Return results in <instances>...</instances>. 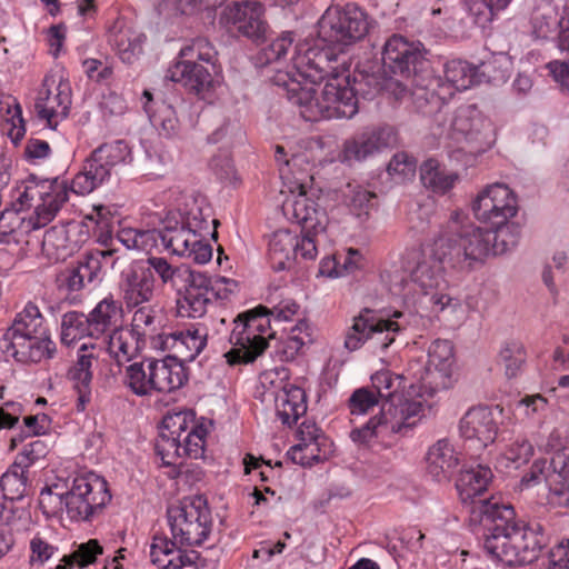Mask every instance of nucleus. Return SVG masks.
I'll use <instances>...</instances> for the list:
<instances>
[{
    "label": "nucleus",
    "instance_id": "obj_1",
    "mask_svg": "<svg viewBox=\"0 0 569 569\" xmlns=\"http://www.w3.org/2000/svg\"><path fill=\"white\" fill-rule=\"evenodd\" d=\"M480 521L487 531L482 543L487 558L505 567L531 565L548 546L543 526L523 520L510 503L483 500Z\"/></svg>",
    "mask_w": 569,
    "mask_h": 569
},
{
    "label": "nucleus",
    "instance_id": "obj_2",
    "mask_svg": "<svg viewBox=\"0 0 569 569\" xmlns=\"http://www.w3.org/2000/svg\"><path fill=\"white\" fill-rule=\"evenodd\" d=\"M432 256L448 267L471 271L491 256L487 228L462 222L456 212L432 242Z\"/></svg>",
    "mask_w": 569,
    "mask_h": 569
},
{
    "label": "nucleus",
    "instance_id": "obj_3",
    "mask_svg": "<svg viewBox=\"0 0 569 569\" xmlns=\"http://www.w3.org/2000/svg\"><path fill=\"white\" fill-rule=\"evenodd\" d=\"M207 435V428L194 421L192 410L167 415L162 419L154 449L163 466L172 467L180 476L188 473L189 468L179 460L183 457L202 458Z\"/></svg>",
    "mask_w": 569,
    "mask_h": 569
},
{
    "label": "nucleus",
    "instance_id": "obj_4",
    "mask_svg": "<svg viewBox=\"0 0 569 569\" xmlns=\"http://www.w3.org/2000/svg\"><path fill=\"white\" fill-rule=\"evenodd\" d=\"M217 56L208 39L197 38L180 50V59L168 69L166 77L198 98L209 99L219 83L214 78Z\"/></svg>",
    "mask_w": 569,
    "mask_h": 569
},
{
    "label": "nucleus",
    "instance_id": "obj_5",
    "mask_svg": "<svg viewBox=\"0 0 569 569\" xmlns=\"http://www.w3.org/2000/svg\"><path fill=\"white\" fill-rule=\"evenodd\" d=\"M233 323L229 336L232 347L223 353L227 363L234 367L254 362L268 348V338L273 337L270 331L269 308L260 305L239 313Z\"/></svg>",
    "mask_w": 569,
    "mask_h": 569
},
{
    "label": "nucleus",
    "instance_id": "obj_6",
    "mask_svg": "<svg viewBox=\"0 0 569 569\" xmlns=\"http://www.w3.org/2000/svg\"><path fill=\"white\" fill-rule=\"evenodd\" d=\"M47 498H56L59 506L64 505L71 520H90L111 500V495L106 479L89 472L76 477L71 489L64 495H53L49 487L43 488L39 501L43 508Z\"/></svg>",
    "mask_w": 569,
    "mask_h": 569
},
{
    "label": "nucleus",
    "instance_id": "obj_7",
    "mask_svg": "<svg viewBox=\"0 0 569 569\" xmlns=\"http://www.w3.org/2000/svg\"><path fill=\"white\" fill-rule=\"evenodd\" d=\"M325 81L319 97L316 89L310 87L311 98L306 101L300 116L310 122L321 119L352 118L358 112V98L352 91L350 74H346L343 69L341 73L333 74Z\"/></svg>",
    "mask_w": 569,
    "mask_h": 569
},
{
    "label": "nucleus",
    "instance_id": "obj_8",
    "mask_svg": "<svg viewBox=\"0 0 569 569\" xmlns=\"http://www.w3.org/2000/svg\"><path fill=\"white\" fill-rule=\"evenodd\" d=\"M132 161V153L124 140L102 143L83 161L81 170L74 176L70 190L84 196L92 192L120 166Z\"/></svg>",
    "mask_w": 569,
    "mask_h": 569
},
{
    "label": "nucleus",
    "instance_id": "obj_9",
    "mask_svg": "<svg viewBox=\"0 0 569 569\" xmlns=\"http://www.w3.org/2000/svg\"><path fill=\"white\" fill-rule=\"evenodd\" d=\"M369 30L367 13L355 3L343 8L329 7L317 23L320 43H329L345 53L346 49L361 40Z\"/></svg>",
    "mask_w": 569,
    "mask_h": 569
},
{
    "label": "nucleus",
    "instance_id": "obj_10",
    "mask_svg": "<svg viewBox=\"0 0 569 569\" xmlns=\"http://www.w3.org/2000/svg\"><path fill=\"white\" fill-rule=\"evenodd\" d=\"M408 325L405 312L395 311L391 317L383 319L376 317L373 310L365 308L353 317V323L346 332L345 348L356 351L370 340L376 348L385 351L396 341V337L407 329Z\"/></svg>",
    "mask_w": 569,
    "mask_h": 569
},
{
    "label": "nucleus",
    "instance_id": "obj_11",
    "mask_svg": "<svg viewBox=\"0 0 569 569\" xmlns=\"http://www.w3.org/2000/svg\"><path fill=\"white\" fill-rule=\"evenodd\" d=\"M22 190L21 187L17 188L18 196L16 198L20 209H28L37 201L33 228L44 227L52 221L69 199L67 183L59 181L58 178L38 179L34 174H30L22 182Z\"/></svg>",
    "mask_w": 569,
    "mask_h": 569
},
{
    "label": "nucleus",
    "instance_id": "obj_12",
    "mask_svg": "<svg viewBox=\"0 0 569 569\" xmlns=\"http://www.w3.org/2000/svg\"><path fill=\"white\" fill-rule=\"evenodd\" d=\"M343 52L329 43H320V37L306 40L295 47L293 68L305 81L318 84L333 74L341 73Z\"/></svg>",
    "mask_w": 569,
    "mask_h": 569
},
{
    "label": "nucleus",
    "instance_id": "obj_13",
    "mask_svg": "<svg viewBox=\"0 0 569 569\" xmlns=\"http://www.w3.org/2000/svg\"><path fill=\"white\" fill-rule=\"evenodd\" d=\"M426 53L421 42H410L400 34H393L382 49V71L402 82L421 74L426 77V72L431 69Z\"/></svg>",
    "mask_w": 569,
    "mask_h": 569
},
{
    "label": "nucleus",
    "instance_id": "obj_14",
    "mask_svg": "<svg viewBox=\"0 0 569 569\" xmlns=\"http://www.w3.org/2000/svg\"><path fill=\"white\" fill-rule=\"evenodd\" d=\"M172 538L181 546H200L211 531V516L201 497L183 499L167 510Z\"/></svg>",
    "mask_w": 569,
    "mask_h": 569
},
{
    "label": "nucleus",
    "instance_id": "obj_15",
    "mask_svg": "<svg viewBox=\"0 0 569 569\" xmlns=\"http://www.w3.org/2000/svg\"><path fill=\"white\" fill-rule=\"evenodd\" d=\"M219 23L230 33L260 44L266 40L268 23L264 7L257 0L234 1L227 4L219 16Z\"/></svg>",
    "mask_w": 569,
    "mask_h": 569
},
{
    "label": "nucleus",
    "instance_id": "obj_16",
    "mask_svg": "<svg viewBox=\"0 0 569 569\" xmlns=\"http://www.w3.org/2000/svg\"><path fill=\"white\" fill-rule=\"evenodd\" d=\"M472 211L481 222L490 226L506 224L518 212L517 197L507 184L496 182L477 196Z\"/></svg>",
    "mask_w": 569,
    "mask_h": 569
},
{
    "label": "nucleus",
    "instance_id": "obj_17",
    "mask_svg": "<svg viewBox=\"0 0 569 569\" xmlns=\"http://www.w3.org/2000/svg\"><path fill=\"white\" fill-rule=\"evenodd\" d=\"M318 250L316 240L308 236H298L288 229L273 232L269 241V259L274 271L295 268L298 258L313 260Z\"/></svg>",
    "mask_w": 569,
    "mask_h": 569
},
{
    "label": "nucleus",
    "instance_id": "obj_18",
    "mask_svg": "<svg viewBox=\"0 0 569 569\" xmlns=\"http://www.w3.org/2000/svg\"><path fill=\"white\" fill-rule=\"evenodd\" d=\"M460 436L480 452L493 443L499 431V425L491 408L478 406L469 409L459 422Z\"/></svg>",
    "mask_w": 569,
    "mask_h": 569
},
{
    "label": "nucleus",
    "instance_id": "obj_19",
    "mask_svg": "<svg viewBox=\"0 0 569 569\" xmlns=\"http://www.w3.org/2000/svg\"><path fill=\"white\" fill-rule=\"evenodd\" d=\"M455 363L453 346L449 340L437 339L428 349V361L420 380L431 392L450 387Z\"/></svg>",
    "mask_w": 569,
    "mask_h": 569
},
{
    "label": "nucleus",
    "instance_id": "obj_20",
    "mask_svg": "<svg viewBox=\"0 0 569 569\" xmlns=\"http://www.w3.org/2000/svg\"><path fill=\"white\" fill-rule=\"evenodd\" d=\"M282 210L284 216L301 227V236L316 237L325 232L328 223L326 210L318 202L301 191L292 200H287Z\"/></svg>",
    "mask_w": 569,
    "mask_h": 569
},
{
    "label": "nucleus",
    "instance_id": "obj_21",
    "mask_svg": "<svg viewBox=\"0 0 569 569\" xmlns=\"http://www.w3.org/2000/svg\"><path fill=\"white\" fill-rule=\"evenodd\" d=\"M398 137L393 127L382 126L366 129L346 141L343 154L346 160L362 161L375 153L397 144Z\"/></svg>",
    "mask_w": 569,
    "mask_h": 569
},
{
    "label": "nucleus",
    "instance_id": "obj_22",
    "mask_svg": "<svg viewBox=\"0 0 569 569\" xmlns=\"http://www.w3.org/2000/svg\"><path fill=\"white\" fill-rule=\"evenodd\" d=\"M208 331L201 325H191L189 328L176 330L171 333L158 336L159 347L162 350H172L177 361H193L207 345Z\"/></svg>",
    "mask_w": 569,
    "mask_h": 569
},
{
    "label": "nucleus",
    "instance_id": "obj_23",
    "mask_svg": "<svg viewBox=\"0 0 569 569\" xmlns=\"http://www.w3.org/2000/svg\"><path fill=\"white\" fill-rule=\"evenodd\" d=\"M154 277L151 268H144L142 262L132 264L121 274L120 290L127 308H134L152 299Z\"/></svg>",
    "mask_w": 569,
    "mask_h": 569
},
{
    "label": "nucleus",
    "instance_id": "obj_24",
    "mask_svg": "<svg viewBox=\"0 0 569 569\" xmlns=\"http://www.w3.org/2000/svg\"><path fill=\"white\" fill-rule=\"evenodd\" d=\"M150 370V385L153 392L169 393L180 389L188 381L186 367L176 360L174 357L167 356L162 360L147 359Z\"/></svg>",
    "mask_w": 569,
    "mask_h": 569
},
{
    "label": "nucleus",
    "instance_id": "obj_25",
    "mask_svg": "<svg viewBox=\"0 0 569 569\" xmlns=\"http://www.w3.org/2000/svg\"><path fill=\"white\" fill-rule=\"evenodd\" d=\"M550 468L552 473L546 477L549 488L548 502L553 507L569 508V446L552 453Z\"/></svg>",
    "mask_w": 569,
    "mask_h": 569
},
{
    "label": "nucleus",
    "instance_id": "obj_26",
    "mask_svg": "<svg viewBox=\"0 0 569 569\" xmlns=\"http://www.w3.org/2000/svg\"><path fill=\"white\" fill-rule=\"evenodd\" d=\"M381 410L383 418L387 419L389 431L402 433L416 425L417 418L422 416L425 407L421 401L407 399L400 395L396 399L385 401L381 405Z\"/></svg>",
    "mask_w": 569,
    "mask_h": 569
},
{
    "label": "nucleus",
    "instance_id": "obj_27",
    "mask_svg": "<svg viewBox=\"0 0 569 569\" xmlns=\"http://www.w3.org/2000/svg\"><path fill=\"white\" fill-rule=\"evenodd\" d=\"M492 479V471L489 467L478 465L476 468L465 469L460 471L459 478L456 482V488L459 492L460 499L463 503L468 501L471 505V512L478 511L485 499L480 497L488 488ZM490 500L496 501L493 498Z\"/></svg>",
    "mask_w": 569,
    "mask_h": 569
},
{
    "label": "nucleus",
    "instance_id": "obj_28",
    "mask_svg": "<svg viewBox=\"0 0 569 569\" xmlns=\"http://www.w3.org/2000/svg\"><path fill=\"white\" fill-rule=\"evenodd\" d=\"M108 338V351L119 367L130 362L146 347V333L138 329L120 326Z\"/></svg>",
    "mask_w": 569,
    "mask_h": 569
},
{
    "label": "nucleus",
    "instance_id": "obj_29",
    "mask_svg": "<svg viewBox=\"0 0 569 569\" xmlns=\"http://www.w3.org/2000/svg\"><path fill=\"white\" fill-rule=\"evenodd\" d=\"M401 80H393L392 77L383 73L368 72L358 70L353 72L351 78V88L355 97L361 96L365 99H371L382 90L392 91L397 99L402 97V92L407 89Z\"/></svg>",
    "mask_w": 569,
    "mask_h": 569
},
{
    "label": "nucleus",
    "instance_id": "obj_30",
    "mask_svg": "<svg viewBox=\"0 0 569 569\" xmlns=\"http://www.w3.org/2000/svg\"><path fill=\"white\" fill-rule=\"evenodd\" d=\"M56 91L57 92L52 94L48 89L41 90L34 102L38 117L47 120V124L51 129H54L57 126L53 119L57 117L66 118L71 106V96L68 84L59 83Z\"/></svg>",
    "mask_w": 569,
    "mask_h": 569
},
{
    "label": "nucleus",
    "instance_id": "obj_31",
    "mask_svg": "<svg viewBox=\"0 0 569 569\" xmlns=\"http://www.w3.org/2000/svg\"><path fill=\"white\" fill-rule=\"evenodd\" d=\"M87 316L90 321L92 338L109 337L121 326L122 306L112 297H107L98 302Z\"/></svg>",
    "mask_w": 569,
    "mask_h": 569
},
{
    "label": "nucleus",
    "instance_id": "obj_32",
    "mask_svg": "<svg viewBox=\"0 0 569 569\" xmlns=\"http://www.w3.org/2000/svg\"><path fill=\"white\" fill-rule=\"evenodd\" d=\"M458 466V453L448 440L437 441L427 453V471L436 481L449 480Z\"/></svg>",
    "mask_w": 569,
    "mask_h": 569
},
{
    "label": "nucleus",
    "instance_id": "obj_33",
    "mask_svg": "<svg viewBox=\"0 0 569 569\" xmlns=\"http://www.w3.org/2000/svg\"><path fill=\"white\" fill-rule=\"evenodd\" d=\"M407 91H411V97L416 108L422 113H432L441 108L442 99L436 92L433 86L438 84V80L432 77V69L426 72V77L417 76L406 82Z\"/></svg>",
    "mask_w": 569,
    "mask_h": 569
},
{
    "label": "nucleus",
    "instance_id": "obj_34",
    "mask_svg": "<svg viewBox=\"0 0 569 569\" xmlns=\"http://www.w3.org/2000/svg\"><path fill=\"white\" fill-rule=\"evenodd\" d=\"M277 416L281 422L291 427L307 411V397L302 388L286 383L276 396Z\"/></svg>",
    "mask_w": 569,
    "mask_h": 569
},
{
    "label": "nucleus",
    "instance_id": "obj_35",
    "mask_svg": "<svg viewBox=\"0 0 569 569\" xmlns=\"http://www.w3.org/2000/svg\"><path fill=\"white\" fill-rule=\"evenodd\" d=\"M108 43L126 63H132L136 56L141 51V43L138 37L127 26L123 18H117L108 29Z\"/></svg>",
    "mask_w": 569,
    "mask_h": 569
},
{
    "label": "nucleus",
    "instance_id": "obj_36",
    "mask_svg": "<svg viewBox=\"0 0 569 569\" xmlns=\"http://www.w3.org/2000/svg\"><path fill=\"white\" fill-rule=\"evenodd\" d=\"M429 258L431 261L419 260L410 272L411 282L417 286L425 296L432 293L443 282L442 271L447 262H441L432 256V246L430 247Z\"/></svg>",
    "mask_w": 569,
    "mask_h": 569
},
{
    "label": "nucleus",
    "instance_id": "obj_37",
    "mask_svg": "<svg viewBox=\"0 0 569 569\" xmlns=\"http://www.w3.org/2000/svg\"><path fill=\"white\" fill-rule=\"evenodd\" d=\"M320 430L316 423L303 421L298 431L297 436L299 443L291 447L289 455L295 463L301 466L311 465V460L319 461V457L315 455V451L319 448Z\"/></svg>",
    "mask_w": 569,
    "mask_h": 569
},
{
    "label": "nucleus",
    "instance_id": "obj_38",
    "mask_svg": "<svg viewBox=\"0 0 569 569\" xmlns=\"http://www.w3.org/2000/svg\"><path fill=\"white\" fill-rule=\"evenodd\" d=\"M419 172L422 184L437 194H446L459 180L458 173L441 169L438 160L432 158L422 162Z\"/></svg>",
    "mask_w": 569,
    "mask_h": 569
},
{
    "label": "nucleus",
    "instance_id": "obj_39",
    "mask_svg": "<svg viewBox=\"0 0 569 569\" xmlns=\"http://www.w3.org/2000/svg\"><path fill=\"white\" fill-rule=\"evenodd\" d=\"M445 78L459 91L467 90L486 81V74L480 71V67L463 60L447 62L445 66Z\"/></svg>",
    "mask_w": 569,
    "mask_h": 569
},
{
    "label": "nucleus",
    "instance_id": "obj_40",
    "mask_svg": "<svg viewBox=\"0 0 569 569\" xmlns=\"http://www.w3.org/2000/svg\"><path fill=\"white\" fill-rule=\"evenodd\" d=\"M343 198L350 212L360 220H367L377 208V194L358 184L348 183Z\"/></svg>",
    "mask_w": 569,
    "mask_h": 569
},
{
    "label": "nucleus",
    "instance_id": "obj_41",
    "mask_svg": "<svg viewBox=\"0 0 569 569\" xmlns=\"http://www.w3.org/2000/svg\"><path fill=\"white\" fill-rule=\"evenodd\" d=\"M302 81L305 80L298 76L293 67L291 71H278L272 77L273 84L286 90L288 99L299 107V112L311 98L310 87L303 86Z\"/></svg>",
    "mask_w": 569,
    "mask_h": 569
},
{
    "label": "nucleus",
    "instance_id": "obj_42",
    "mask_svg": "<svg viewBox=\"0 0 569 569\" xmlns=\"http://www.w3.org/2000/svg\"><path fill=\"white\" fill-rule=\"evenodd\" d=\"M103 555V547L98 539H89L87 542L79 543L74 550L64 555L56 569H80L94 563L99 556Z\"/></svg>",
    "mask_w": 569,
    "mask_h": 569
},
{
    "label": "nucleus",
    "instance_id": "obj_43",
    "mask_svg": "<svg viewBox=\"0 0 569 569\" xmlns=\"http://www.w3.org/2000/svg\"><path fill=\"white\" fill-rule=\"evenodd\" d=\"M33 338L37 337L8 328L0 339V356L6 361L13 358L18 362L27 363L29 346L31 347Z\"/></svg>",
    "mask_w": 569,
    "mask_h": 569
},
{
    "label": "nucleus",
    "instance_id": "obj_44",
    "mask_svg": "<svg viewBox=\"0 0 569 569\" xmlns=\"http://www.w3.org/2000/svg\"><path fill=\"white\" fill-rule=\"evenodd\" d=\"M86 337L92 338L88 316L80 311L66 312L61 320V343L69 347Z\"/></svg>",
    "mask_w": 569,
    "mask_h": 569
},
{
    "label": "nucleus",
    "instance_id": "obj_45",
    "mask_svg": "<svg viewBox=\"0 0 569 569\" xmlns=\"http://www.w3.org/2000/svg\"><path fill=\"white\" fill-rule=\"evenodd\" d=\"M27 469L13 462L0 478V488L8 500H21L27 495L29 479Z\"/></svg>",
    "mask_w": 569,
    "mask_h": 569
},
{
    "label": "nucleus",
    "instance_id": "obj_46",
    "mask_svg": "<svg viewBox=\"0 0 569 569\" xmlns=\"http://www.w3.org/2000/svg\"><path fill=\"white\" fill-rule=\"evenodd\" d=\"M123 385L136 396L144 397L152 395L150 385V370L148 361H136L128 365L124 369Z\"/></svg>",
    "mask_w": 569,
    "mask_h": 569
},
{
    "label": "nucleus",
    "instance_id": "obj_47",
    "mask_svg": "<svg viewBox=\"0 0 569 569\" xmlns=\"http://www.w3.org/2000/svg\"><path fill=\"white\" fill-rule=\"evenodd\" d=\"M491 256H499L513 249L519 241L520 230L516 224H499L487 228Z\"/></svg>",
    "mask_w": 569,
    "mask_h": 569
},
{
    "label": "nucleus",
    "instance_id": "obj_48",
    "mask_svg": "<svg viewBox=\"0 0 569 569\" xmlns=\"http://www.w3.org/2000/svg\"><path fill=\"white\" fill-rule=\"evenodd\" d=\"M142 97L146 99L143 109L147 112L153 126H160L167 134H173L177 130L178 120L174 110L170 104L161 102L156 109L153 108V98L150 91L144 90Z\"/></svg>",
    "mask_w": 569,
    "mask_h": 569
},
{
    "label": "nucleus",
    "instance_id": "obj_49",
    "mask_svg": "<svg viewBox=\"0 0 569 569\" xmlns=\"http://www.w3.org/2000/svg\"><path fill=\"white\" fill-rule=\"evenodd\" d=\"M402 382L403 377L390 370H380L371 376L372 390L381 400V405L401 395L398 391L402 388Z\"/></svg>",
    "mask_w": 569,
    "mask_h": 569
},
{
    "label": "nucleus",
    "instance_id": "obj_50",
    "mask_svg": "<svg viewBox=\"0 0 569 569\" xmlns=\"http://www.w3.org/2000/svg\"><path fill=\"white\" fill-rule=\"evenodd\" d=\"M293 41V32H283L258 52L257 64L262 67L283 60L292 48Z\"/></svg>",
    "mask_w": 569,
    "mask_h": 569
},
{
    "label": "nucleus",
    "instance_id": "obj_51",
    "mask_svg": "<svg viewBox=\"0 0 569 569\" xmlns=\"http://www.w3.org/2000/svg\"><path fill=\"white\" fill-rule=\"evenodd\" d=\"M43 318L39 308L33 303H28L24 309L19 312L10 329L16 332L29 333L30 336L44 335Z\"/></svg>",
    "mask_w": 569,
    "mask_h": 569
},
{
    "label": "nucleus",
    "instance_id": "obj_52",
    "mask_svg": "<svg viewBox=\"0 0 569 569\" xmlns=\"http://www.w3.org/2000/svg\"><path fill=\"white\" fill-rule=\"evenodd\" d=\"M500 360L505 363V372L508 378H513L520 371L525 362V350L521 343L510 341L500 351Z\"/></svg>",
    "mask_w": 569,
    "mask_h": 569
},
{
    "label": "nucleus",
    "instance_id": "obj_53",
    "mask_svg": "<svg viewBox=\"0 0 569 569\" xmlns=\"http://www.w3.org/2000/svg\"><path fill=\"white\" fill-rule=\"evenodd\" d=\"M378 405L381 406V400L372 389L366 387L356 389L348 400V408L351 415L367 413Z\"/></svg>",
    "mask_w": 569,
    "mask_h": 569
},
{
    "label": "nucleus",
    "instance_id": "obj_54",
    "mask_svg": "<svg viewBox=\"0 0 569 569\" xmlns=\"http://www.w3.org/2000/svg\"><path fill=\"white\" fill-rule=\"evenodd\" d=\"M462 7L480 28H486L498 13L487 0H462Z\"/></svg>",
    "mask_w": 569,
    "mask_h": 569
},
{
    "label": "nucleus",
    "instance_id": "obj_55",
    "mask_svg": "<svg viewBox=\"0 0 569 569\" xmlns=\"http://www.w3.org/2000/svg\"><path fill=\"white\" fill-rule=\"evenodd\" d=\"M18 209H4L0 213V243L8 244L12 241L13 234L22 227L24 218L20 216Z\"/></svg>",
    "mask_w": 569,
    "mask_h": 569
},
{
    "label": "nucleus",
    "instance_id": "obj_56",
    "mask_svg": "<svg viewBox=\"0 0 569 569\" xmlns=\"http://www.w3.org/2000/svg\"><path fill=\"white\" fill-rule=\"evenodd\" d=\"M380 429L389 430L388 422L387 419L383 418L382 410L378 416L370 418L361 428L353 429L350 432V438L356 443L366 445L378 436Z\"/></svg>",
    "mask_w": 569,
    "mask_h": 569
},
{
    "label": "nucleus",
    "instance_id": "obj_57",
    "mask_svg": "<svg viewBox=\"0 0 569 569\" xmlns=\"http://www.w3.org/2000/svg\"><path fill=\"white\" fill-rule=\"evenodd\" d=\"M211 303V295L206 291H194L186 289L182 309H187L188 316L191 318H201L207 312L208 306Z\"/></svg>",
    "mask_w": 569,
    "mask_h": 569
},
{
    "label": "nucleus",
    "instance_id": "obj_58",
    "mask_svg": "<svg viewBox=\"0 0 569 569\" xmlns=\"http://www.w3.org/2000/svg\"><path fill=\"white\" fill-rule=\"evenodd\" d=\"M56 352V342L49 336L37 335V338H33L31 341V347L29 346L27 363H38L43 359H52Z\"/></svg>",
    "mask_w": 569,
    "mask_h": 569
},
{
    "label": "nucleus",
    "instance_id": "obj_59",
    "mask_svg": "<svg viewBox=\"0 0 569 569\" xmlns=\"http://www.w3.org/2000/svg\"><path fill=\"white\" fill-rule=\"evenodd\" d=\"M567 20L565 17L559 19L556 13L536 16L533 19L535 33L538 38L548 39L559 29V34L567 26Z\"/></svg>",
    "mask_w": 569,
    "mask_h": 569
},
{
    "label": "nucleus",
    "instance_id": "obj_60",
    "mask_svg": "<svg viewBox=\"0 0 569 569\" xmlns=\"http://www.w3.org/2000/svg\"><path fill=\"white\" fill-rule=\"evenodd\" d=\"M47 452L46 442L38 439L26 445L13 462L28 470L36 461L44 458Z\"/></svg>",
    "mask_w": 569,
    "mask_h": 569
},
{
    "label": "nucleus",
    "instance_id": "obj_61",
    "mask_svg": "<svg viewBox=\"0 0 569 569\" xmlns=\"http://www.w3.org/2000/svg\"><path fill=\"white\" fill-rule=\"evenodd\" d=\"M533 455V447L527 439H516L506 450V458L519 468L527 463Z\"/></svg>",
    "mask_w": 569,
    "mask_h": 569
},
{
    "label": "nucleus",
    "instance_id": "obj_62",
    "mask_svg": "<svg viewBox=\"0 0 569 569\" xmlns=\"http://www.w3.org/2000/svg\"><path fill=\"white\" fill-rule=\"evenodd\" d=\"M473 112L475 109L472 107L460 108L451 123L453 130L465 136L466 139H473L478 133L475 120L472 119Z\"/></svg>",
    "mask_w": 569,
    "mask_h": 569
},
{
    "label": "nucleus",
    "instance_id": "obj_63",
    "mask_svg": "<svg viewBox=\"0 0 569 569\" xmlns=\"http://www.w3.org/2000/svg\"><path fill=\"white\" fill-rule=\"evenodd\" d=\"M117 209L112 206L98 204L93 206L92 213L86 219L96 223V230L113 229Z\"/></svg>",
    "mask_w": 569,
    "mask_h": 569
},
{
    "label": "nucleus",
    "instance_id": "obj_64",
    "mask_svg": "<svg viewBox=\"0 0 569 569\" xmlns=\"http://www.w3.org/2000/svg\"><path fill=\"white\" fill-rule=\"evenodd\" d=\"M546 567L547 569H569V539L550 549Z\"/></svg>",
    "mask_w": 569,
    "mask_h": 569
}]
</instances>
